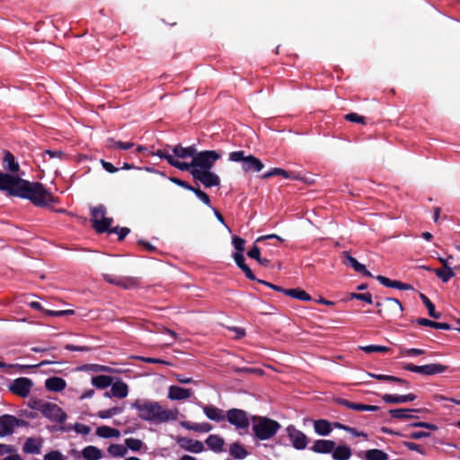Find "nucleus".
<instances>
[{"instance_id": "1", "label": "nucleus", "mask_w": 460, "mask_h": 460, "mask_svg": "<svg viewBox=\"0 0 460 460\" xmlns=\"http://www.w3.org/2000/svg\"><path fill=\"white\" fill-rule=\"evenodd\" d=\"M0 190L10 197L30 200L34 206L45 208L57 202L53 194L39 181H29L18 175L0 171Z\"/></svg>"}, {"instance_id": "2", "label": "nucleus", "mask_w": 460, "mask_h": 460, "mask_svg": "<svg viewBox=\"0 0 460 460\" xmlns=\"http://www.w3.org/2000/svg\"><path fill=\"white\" fill-rule=\"evenodd\" d=\"M131 408L137 411L139 419L154 424L165 423L177 420L178 411L164 409L156 401L137 399L131 403Z\"/></svg>"}, {"instance_id": "3", "label": "nucleus", "mask_w": 460, "mask_h": 460, "mask_svg": "<svg viewBox=\"0 0 460 460\" xmlns=\"http://www.w3.org/2000/svg\"><path fill=\"white\" fill-rule=\"evenodd\" d=\"M229 160L242 164V169L244 172H259L264 168L263 163L252 155H245L243 150L234 151L229 154Z\"/></svg>"}, {"instance_id": "4", "label": "nucleus", "mask_w": 460, "mask_h": 460, "mask_svg": "<svg viewBox=\"0 0 460 460\" xmlns=\"http://www.w3.org/2000/svg\"><path fill=\"white\" fill-rule=\"evenodd\" d=\"M253 420H258L252 429L255 436L261 440L272 438L280 428V424L278 421L267 417H254Z\"/></svg>"}, {"instance_id": "5", "label": "nucleus", "mask_w": 460, "mask_h": 460, "mask_svg": "<svg viewBox=\"0 0 460 460\" xmlns=\"http://www.w3.org/2000/svg\"><path fill=\"white\" fill-rule=\"evenodd\" d=\"M106 213L107 209L102 204L91 208V222L98 234L106 233L113 223V218L107 217Z\"/></svg>"}, {"instance_id": "6", "label": "nucleus", "mask_w": 460, "mask_h": 460, "mask_svg": "<svg viewBox=\"0 0 460 460\" xmlns=\"http://www.w3.org/2000/svg\"><path fill=\"white\" fill-rule=\"evenodd\" d=\"M220 158V154L215 150L197 151L193 157V164L197 169L211 170L215 163Z\"/></svg>"}, {"instance_id": "7", "label": "nucleus", "mask_w": 460, "mask_h": 460, "mask_svg": "<svg viewBox=\"0 0 460 460\" xmlns=\"http://www.w3.org/2000/svg\"><path fill=\"white\" fill-rule=\"evenodd\" d=\"M448 367L440 363H431L423 366H417L412 363H404V370L418 373L423 376H434L444 373Z\"/></svg>"}, {"instance_id": "8", "label": "nucleus", "mask_w": 460, "mask_h": 460, "mask_svg": "<svg viewBox=\"0 0 460 460\" xmlns=\"http://www.w3.org/2000/svg\"><path fill=\"white\" fill-rule=\"evenodd\" d=\"M191 176L195 181L201 182L205 188L217 187L220 185V178L211 170H191Z\"/></svg>"}, {"instance_id": "9", "label": "nucleus", "mask_w": 460, "mask_h": 460, "mask_svg": "<svg viewBox=\"0 0 460 460\" xmlns=\"http://www.w3.org/2000/svg\"><path fill=\"white\" fill-rule=\"evenodd\" d=\"M28 422L15 416L4 414L0 416V437L11 435L15 427L27 426Z\"/></svg>"}, {"instance_id": "10", "label": "nucleus", "mask_w": 460, "mask_h": 460, "mask_svg": "<svg viewBox=\"0 0 460 460\" xmlns=\"http://www.w3.org/2000/svg\"><path fill=\"white\" fill-rule=\"evenodd\" d=\"M412 428H426L430 430H437L438 427L435 424H431L424 421H416L409 424H404V438L411 439H420L422 438L429 437V432L424 431H414Z\"/></svg>"}, {"instance_id": "11", "label": "nucleus", "mask_w": 460, "mask_h": 460, "mask_svg": "<svg viewBox=\"0 0 460 460\" xmlns=\"http://www.w3.org/2000/svg\"><path fill=\"white\" fill-rule=\"evenodd\" d=\"M226 420L238 429H245L250 425L247 412L241 409H231L226 411Z\"/></svg>"}, {"instance_id": "12", "label": "nucleus", "mask_w": 460, "mask_h": 460, "mask_svg": "<svg viewBox=\"0 0 460 460\" xmlns=\"http://www.w3.org/2000/svg\"><path fill=\"white\" fill-rule=\"evenodd\" d=\"M42 415L53 422H58L64 426L67 419L66 413L56 403L48 402L42 409Z\"/></svg>"}, {"instance_id": "13", "label": "nucleus", "mask_w": 460, "mask_h": 460, "mask_svg": "<svg viewBox=\"0 0 460 460\" xmlns=\"http://www.w3.org/2000/svg\"><path fill=\"white\" fill-rule=\"evenodd\" d=\"M103 279L110 284L120 287L124 289H131L139 285L138 279L136 277H119L112 274H103Z\"/></svg>"}, {"instance_id": "14", "label": "nucleus", "mask_w": 460, "mask_h": 460, "mask_svg": "<svg viewBox=\"0 0 460 460\" xmlns=\"http://www.w3.org/2000/svg\"><path fill=\"white\" fill-rule=\"evenodd\" d=\"M33 382L28 377H18L13 381L9 390L15 395L26 398L31 392Z\"/></svg>"}, {"instance_id": "15", "label": "nucleus", "mask_w": 460, "mask_h": 460, "mask_svg": "<svg viewBox=\"0 0 460 460\" xmlns=\"http://www.w3.org/2000/svg\"><path fill=\"white\" fill-rule=\"evenodd\" d=\"M288 435L293 447L297 450L305 449L307 446V437L294 426L287 428Z\"/></svg>"}, {"instance_id": "16", "label": "nucleus", "mask_w": 460, "mask_h": 460, "mask_svg": "<svg viewBox=\"0 0 460 460\" xmlns=\"http://www.w3.org/2000/svg\"><path fill=\"white\" fill-rule=\"evenodd\" d=\"M177 442L181 448L191 453L199 454L203 452L205 449L203 443L199 440L189 438H180Z\"/></svg>"}, {"instance_id": "17", "label": "nucleus", "mask_w": 460, "mask_h": 460, "mask_svg": "<svg viewBox=\"0 0 460 460\" xmlns=\"http://www.w3.org/2000/svg\"><path fill=\"white\" fill-rule=\"evenodd\" d=\"M343 263L346 266L353 268L355 271L361 273L365 277L373 278V275L367 270L366 266L358 262L356 258L352 257L347 252H344Z\"/></svg>"}, {"instance_id": "18", "label": "nucleus", "mask_w": 460, "mask_h": 460, "mask_svg": "<svg viewBox=\"0 0 460 460\" xmlns=\"http://www.w3.org/2000/svg\"><path fill=\"white\" fill-rule=\"evenodd\" d=\"M192 394V391L177 385H171L168 391V398L173 401L189 399Z\"/></svg>"}, {"instance_id": "19", "label": "nucleus", "mask_w": 460, "mask_h": 460, "mask_svg": "<svg viewBox=\"0 0 460 460\" xmlns=\"http://www.w3.org/2000/svg\"><path fill=\"white\" fill-rule=\"evenodd\" d=\"M233 258L239 269L244 273L245 277L251 280H257L250 267L245 263V258L243 253L234 252Z\"/></svg>"}, {"instance_id": "20", "label": "nucleus", "mask_w": 460, "mask_h": 460, "mask_svg": "<svg viewBox=\"0 0 460 460\" xmlns=\"http://www.w3.org/2000/svg\"><path fill=\"white\" fill-rule=\"evenodd\" d=\"M335 445L332 440L318 439L310 449L319 454H329L334 449Z\"/></svg>"}, {"instance_id": "21", "label": "nucleus", "mask_w": 460, "mask_h": 460, "mask_svg": "<svg viewBox=\"0 0 460 460\" xmlns=\"http://www.w3.org/2000/svg\"><path fill=\"white\" fill-rule=\"evenodd\" d=\"M275 175H280L286 179H291V180H302V178L294 172L286 171L281 168H273L270 171L263 173L261 175V179H269Z\"/></svg>"}, {"instance_id": "22", "label": "nucleus", "mask_w": 460, "mask_h": 460, "mask_svg": "<svg viewBox=\"0 0 460 460\" xmlns=\"http://www.w3.org/2000/svg\"><path fill=\"white\" fill-rule=\"evenodd\" d=\"M66 382L61 377L52 376L45 381V387L49 391L61 392L66 388Z\"/></svg>"}, {"instance_id": "23", "label": "nucleus", "mask_w": 460, "mask_h": 460, "mask_svg": "<svg viewBox=\"0 0 460 460\" xmlns=\"http://www.w3.org/2000/svg\"><path fill=\"white\" fill-rule=\"evenodd\" d=\"M3 165L4 170L12 173H16L20 170L19 164L15 161L14 155L10 151L4 152Z\"/></svg>"}, {"instance_id": "24", "label": "nucleus", "mask_w": 460, "mask_h": 460, "mask_svg": "<svg viewBox=\"0 0 460 460\" xmlns=\"http://www.w3.org/2000/svg\"><path fill=\"white\" fill-rule=\"evenodd\" d=\"M181 426L188 430H192L195 432L207 433L212 429V425L208 422L203 423H193L190 421H181Z\"/></svg>"}, {"instance_id": "25", "label": "nucleus", "mask_w": 460, "mask_h": 460, "mask_svg": "<svg viewBox=\"0 0 460 460\" xmlns=\"http://www.w3.org/2000/svg\"><path fill=\"white\" fill-rule=\"evenodd\" d=\"M203 412L211 420L222 421L225 420L223 410L217 408L213 405L203 406Z\"/></svg>"}, {"instance_id": "26", "label": "nucleus", "mask_w": 460, "mask_h": 460, "mask_svg": "<svg viewBox=\"0 0 460 460\" xmlns=\"http://www.w3.org/2000/svg\"><path fill=\"white\" fill-rule=\"evenodd\" d=\"M205 442L210 450L216 453L223 451L225 440L218 435H209Z\"/></svg>"}, {"instance_id": "27", "label": "nucleus", "mask_w": 460, "mask_h": 460, "mask_svg": "<svg viewBox=\"0 0 460 460\" xmlns=\"http://www.w3.org/2000/svg\"><path fill=\"white\" fill-rule=\"evenodd\" d=\"M172 152H173L174 155L177 156L178 158L184 159V158L191 157L193 159L194 155H196L197 149L195 148L194 146L183 147L181 145H176L172 148Z\"/></svg>"}, {"instance_id": "28", "label": "nucleus", "mask_w": 460, "mask_h": 460, "mask_svg": "<svg viewBox=\"0 0 460 460\" xmlns=\"http://www.w3.org/2000/svg\"><path fill=\"white\" fill-rule=\"evenodd\" d=\"M111 394L112 396L123 399L127 397L128 394V386L126 383L119 381L111 384Z\"/></svg>"}, {"instance_id": "29", "label": "nucleus", "mask_w": 460, "mask_h": 460, "mask_svg": "<svg viewBox=\"0 0 460 460\" xmlns=\"http://www.w3.org/2000/svg\"><path fill=\"white\" fill-rule=\"evenodd\" d=\"M81 454L84 460H99L102 457V450L95 446L85 447Z\"/></svg>"}, {"instance_id": "30", "label": "nucleus", "mask_w": 460, "mask_h": 460, "mask_svg": "<svg viewBox=\"0 0 460 460\" xmlns=\"http://www.w3.org/2000/svg\"><path fill=\"white\" fill-rule=\"evenodd\" d=\"M283 294L301 301L312 300V296L301 288H285Z\"/></svg>"}, {"instance_id": "31", "label": "nucleus", "mask_w": 460, "mask_h": 460, "mask_svg": "<svg viewBox=\"0 0 460 460\" xmlns=\"http://www.w3.org/2000/svg\"><path fill=\"white\" fill-rule=\"evenodd\" d=\"M332 452L334 460H349L351 456V449L348 446L334 447Z\"/></svg>"}, {"instance_id": "32", "label": "nucleus", "mask_w": 460, "mask_h": 460, "mask_svg": "<svg viewBox=\"0 0 460 460\" xmlns=\"http://www.w3.org/2000/svg\"><path fill=\"white\" fill-rule=\"evenodd\" d=\"M112 382L113 378L111 376L104 375L96 376L92 378L93 385L99 389H105L109 387L111 385Z\"/></svg>"}, {"instance_id": "33", "label": "nucleus", "mask_w": 460, "mask_h": 460, "mask_svg": "<svg viewBox=\"0 0 460 460\" xmlns=\"http://www.w3.org/2000/svg\"><path fill=\"white\" fill-rule=\"evenodd\" d=\"M96 435L103 438H109L119 437L120 432L119 429L103 425L96 429Z\"/></svg>"}, {"instance_id": "34", "label": "nucleus", "mask_w": 460, "mask_h": 460, "mask_svg": "<svg viewBox=\"0 0 460 460\" xmlns=\"http://www.w3.org/2000/svg\"><path fill=\"white\" fill-rule=\"evenodd\" d=\"M229 453L235 459H243L248 455L247 450L239 442H234L230 446Z\"/></svg>"}, {"instance_id": "35", "label": "nucleus", "mask_w": 460, "mask_h": 460, "mask_svg": "<svg viewBox=\"0 0 460 460\" xmlns=\"http://www.w3.org/2000/svg\"><path fill=\"white\" fill-rule=\"evenodd\" d=\"M71 429H73L76 433L83 435H88L91 432V428L82 423H75L73 428H71L70 426H59L56 429L62 432H66L69 431Z\"/></svg>"}, {"instance_id": "36", "label": "nucleus", "mask_w": 460, "mask_h": 460, "mask_svg": "<svg viewBox=\"0 0 460 460\" xmlns=\"http://www.w3.org/2000/svg\"><path fill=\"white\" fill-rule=\"evenodd\" d=\"M314 430L321 436H327L331 433L332 428L329 421L325 420H318L314 423Z\"/></svg>"}, {"instance_id": "37", "label": "nucleus", "mask_w": 460, "mask_h": 460, "mask_svg": "<svg viewBox=\"0 0 460 460\" xmlns=\"http://www.w3.org/2000/svg\"><path fill=\"white\" fill-rule=\"evenodd\" d=\"M22 450L26 454H40V445L33 438H29L26 439Z\"/></svg>"}, {"instance_id": "38", "label": "nucleus", "mask_w": 460, "mask_h": 460, "mask_svg": "<svg viewBox=\"0 0 460 460\" xmlns=\"http://www.w3.org/2000/svg\"><path fill=\"white\" fill-rule=\"evenodd\" d=\"M420 296L428 309L429 315L434 319H439L441 317V313L437 312L434 304L429 300V298L424 294H420Z\"/></svg>"}, {"instance_id": "39", "label": "nucleus", "mask_w": 460, "mask_h": 460, "mask_svg": "<svg viewBox=\"0 0 460 460\" xmlns=\"http://www.w3.org/2000/svg\"><path fill=\"white\" fill-rule=\"evenodd\" d=\"M170 165L181 170V171H187L191 174V170L197 169L195 167V164H193V159L190 163L186 162H180L179 160L173 158L170 159Z\"/></svg>"}, {"instance_id": "40", "label": "nucleus", "mask_w": 460, "mask_h": 460, "mask_svg": "<svg viewBox=\"0 0 460 460\" xmlns=\"http://www.w3.org/2000/svg\"><path fill=\"white\" fill-rule=\"evenodd\" d=\"M376 279L379 281V283H381L385 287L397 288L400 290L402 289V281L392 280V279H390L385 276H382V275L376 276Z\"/></svg>"}, {"instance_id": "41", "label": "nucleus", "mask_w": 460, "mask_h": 460, "mask_svg": "<svg viewBox=\"0 0 460 460\" xmlns=\"http://www.w3.org/2000/svg\"><path fill=\"white\" fill-rule=\"evenodd\" d=\"M108 145L107 146L110 148H117L121 150H128L134 146L133 142H122V141H115L114 138L109 137L107 139Z\"/></svg>"}, {"instance_id": "42", "label": "nucleus", "mask_w": 460, "mask_h": 460, "mask_svg": "<svg viewBox=\"0 0 460 460\" xmlns=\"http://www.w3.org/2000/svg\"><path fill=\"white\" fill-rule=\"evenodd\" d=\"M434 272L444 283H447L455 276V272L450 267H447V269H436L434 270Z\"/></svg>"}, {"instance_id": "43", "label": "nucleus", "mask_w": 460, "mask_h": 460, "mask_svg": "<svg viewBox=\"0 0 460 460\" xmlns=\"http://www.w3.org/2000/svg\"><path fill=\"white\" fill-rule=\"evenodd\" d=\"M367 460H387L386 453L380 449H369L366 452Z\"/></svg>"}, {"instance_id": "44", "label": "nucleus", "mask_w": 460, "mask_h": 460, "mask_svg": "<svg viewBox=\"0 0 460 460\" xmlns=\"http://www.w3.org/2000/svg\"><path fill=\"white\" fill-rule=\"evenodd\" d=\"M359 349L366 353H384L389 350V348L381 345L360 346Z\"/></svg>"}, {"instance_id": "45", "label": "nucleus", "mask_w": 460, "mask_h": 460, "mask_svg": "<svg viewBox=\"0 0 460 460\" xmlns=\"http://www.w3.org/2000/svg\"><path fill=\"white\" fill-rule=\"evenodd\" d=\"M109 234H118V240L122 241L125 237L130 233V229L128 227H109V230L106 232Z\"/></svg>"}, {"instance_id": "46", "label": "nucleus", "mask_w": 460, "mask_h": 460, "mask_svg": "<svg viewBox=\"0 0 460 460\" xmlns=\"http://www.w3.org/2000/svg\"><path fill=\"white\" fill-rule=\"evenodd\" d=\"M108 452L113 456H124L127 454L128 450L127 447H125L122 445L111 444L108 447Z\"/></svg>"}, {"instance_id": "47", "label": "nucleus", "mask_w": 460, "mask_h": 460, "mask_svg": "<svg viewBox=\"0 0 460 460\" xmlns=\"http://www.w3.org/2000/svg\"><path fill=\"white\" fill-rule=\"evenodd\" d=\"M122 412V408L120 407H112L111 409L102 410L98 411L97 416L101 419H108L111 418L114 415L119 414Z\"/></svg>"}, {"instance_id": "48", "label": "nucleus", "mask_w": 460, "mask_h": 460, "mask_svg": "<svg viewBox=\"0 0 460 460\" xmlns=\"http://www.w3.org/2000/svg\"><path fill=\"white\" fill-rule=\"evenodd\" d=\"M421 412H428V410L426 408L410 409L404 407V422L408 420L418 418V416L414 415L413 413Z\"/></svg>"}, {"instance_id": "49", "label": "nucleus", "mask_w": 460, "mask_h": 460, "mask_svg": "<svg viewBox=\"0 0 460 460\" xmlns=\"http://www.w3.org/2000/svg\"><path fill=\"white\" fill-rule=\"evenodd\" d=\"M368 376H370L371 377H374L379 381L396 382L397 384H400V385L402 384V378L393 376L376 375V374H371V373H368Z\"/></svg>"}, {"instance_id": "50", "label": "nucleus", "mask_w": 460, "mask_h": 460, "mask_svg": "<svg viewBox=\"0 0 460 460\" xmlns=\"http://www.w3.org/2000/svg\"><path fill=\"white\" fill-rule=\"evenodd\" d=\"M125 444L132 451H139L143 447V442L134 438H126Z\"/></svg>"}, {"instance_id": "51", "label": "nucleus", "mask_w": 460, "mask_h": 460, "mask_svg": "<svg viewBox=\"0 0 460 460\" xmlns=\"http://www.w3.org/2000/svg\"><path fill=\"white\" fill-rule=\"evenodd\" d=\"M192 192L205 204L207 205L208 207H210V203H211V200H210V198L209 196L204 192L203 190H201L199 187L198 188H195L192 190Z\"/></svg>"}, {"instance_id": "52", "label": "nucleus", "mask_w": 460, "mask_h": 460, "mask_svg": "<svg viewBox=\"0 0 460 460\" xmlns=\"http://www.w3.org/2000/svg\"><path fill=\"white\" fill-rule=\"evenodd\" d=\"M47 402H44L42 400L34 398V399H31L28 402V406L31 409L40 411L42 413V409H44Z\"/></svg>"}, {"instance_id": "53", "label": "nucleus", "mask_w": 460, "mask_h": 460, "mask_svg": "<svg viewBox=\"0 0 460 460\" xmlns=\"http://www.w3.org/2000/svg\"><path fill=\"white\" fill-rule=\"evenodd\" d=\"M232 243L236 250V252L243 253L244 251L245 240L239 236H234L232 238Z\"/></svg>"}, {"instance_id": "54", "label": "nucleus", "mask_w": 460, "mask_h": 460, "mask_svg": "<svg viewBox=\"0 0 460 460\" xmlns=\"http://www.w3.org/2000/svg\"><path fill=\"white\" fill-rule=\"evenodd\" d=\"M345 119L354 123L365 124L366 118L364 116L358 115V113H349L345 115Z\"/></svg>"}, {"instance_id": "55", "label": "nucleus", "mask_w": 460, "mask_h": 460, "mask_svg": "<svg viewBox=\"0 0 460 460\" xmlns=\"http://www.w3.org/2000/svg\"><path fill=\"white\" fill-rule=\"evenodd\" d=\"M44 460H66V457L60 451L52 450L44 456Z\"/></svg>"}, {"instance_id": "56", "label": "nucleus", "mask_w": 460, "mask_h": 460, "mask_svg": "<svg viewBox=\"0 0 460 460\" xmlns=\"http://www.w3.org/2000/svg\"><path fill=\"white\" fill-rule=\"evenodd\" d=\"M169 180L173 182L174 184L183 188V189H186L190 191H192V190L194 189L193 186H191L189 182L185 181H182L179 178H176V177H170Z\"/></svg>"}, {"instance_id": "57", "label": "nucleus", "mask_w": 460, "mask_h": 460, "mask_svg": "<svg viewBox=\"0 0 460 460\" xmlns=\"http://www.w3.org/2000/svg\"><path fill=\"white\" fill-rule=\"evenodd\" d=\"M382 398L387 403L402 402V395L385 394Z\"/></svg>"}, {"instance_id": "58", "label": "nucleus", "mask_w": 460, "mask_h": 460, "mask_svg": "<svg viewBox=\"0 0 460 460\" xmlns=\"http://www.w3.org/2000/svg\"><path fill=\"white\" fill-rule=\"evenodd\" d=\"M90 370L93 372H109L111 373L112 371L111 367L107 366H102L99 364H91L86 366Z\"/></svg>"}, {"instance_id": "59", "label": "nucleus", "mask_w": 460, "mask_h": 460, "mask_svg": "<svg viewBox=\"0 0 460 460\" xmlns=\"http://www.w3.org/2000/svg\"><path fill=\"white\" fill-rule=\"evenodd\" d=\"M247 255L248 257H250L251 259H254L256 260L257 261L260 260L261 258V250L260 248L254 244L247 252Z\"/></svg>"}, {"instance_id": "60", "label": "nucleus", "mask_w": 460, "mask_h": 460, "mask_svg": "<svg viewBox=\"0 0 460 460\" xmlns=\"http://www.w3.org/2000/svg\"><path fill=\"white\" fill-rule=\"evenodd\" d=\"M415 322L421 326H426V327H430V328L436 329L437 322H435V321H431V320H429L426 318H418L415 320Z\"/></svg>"}, {"instance_id": "61", "label": "nucleus", "mask_w": 460, "mask_h": 460, "mask_svg": "<svg viewBox=\"0 0 460 460\" xmlns=\"http://www.w3.org/2000/svg\"><path fill=\"white\" fill-rule=\"evenodd\" d=\"M154 155L162 159H165L169 164L170 159L173 158V155H170L166 149H158L155 153H154Z\"/></svg>"}, {"instance_id": "62", "label": "nucleus", "mask_w": 460, "mask_h": 460, "mask_svg": "<svg viewBox=\"0 0 460 460\" xmlns=\"http://www.w3.org/2000/svg\"><path fill=\"white\" fill-rule=\"evenodd\" d=\"M425 354V350L424 349H404V356H408V357H416V356H420V355H423Z\"/></svg>"}, {"instance_id": "63", "label": "nucleus", "mask_w": 460, "mask_h": 460, "mask_svg": "<svg viewBox=\"0 0 460 460\" xmlns=\"http://www.w3.org/2000/svg\"><path fill=\"white\" fill-rule=\"evenodd\" d=\"M102 165L105 171L111 173H114L119 171V168L115 167L111 163L101 160Z\"/></svg>"}, {"instance_id": "64", "label": "nucleus", "mask_w": 460, "mask_h": 460, "mask_svg": "<svg viewBox=\"0 0 460 460\" xmlns=\"http://www.w3.org/2000/svg\"><path fill=\"white\" fill-rule=\"evenodd\" d=\"M65 349L71 351H89L90 348L87 346H75L73 344H66Z\"/></svg>"}]
</instances>
